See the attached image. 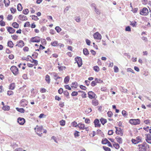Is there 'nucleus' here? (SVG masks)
Here are the masks:
<instances>
[{
	"instance_id": "obj_20",
	"label": "nucleus",
	"mask_w": 151,
	"mask_h": 151,
	"mask_svg": "<svg viewBox=\"0 0 151 151\" xmlns=\"http://www.w3.org/2000/svg\"><path fill=\"white\" fill-rule=\"evenodd\" d=\"M100 121L101 123L103 125H104L107 122V120L103 117H101L100 118Z\"/></svg>"
},
{
	"instance_id": "obj_53",
	"label": "nucleus",
	"mask_w": 151,
	"mask_h": 151,
	"mask_svg": "<svg viewBox=\"0 0 151 151\" xmlns=\"http://www.w3.org/2000/svg\"><path fill=\"white\" fill-rule=\"evenodd\" d=\"M131 141L132 143L134 144H136L139 143V142L137 141L136 139H132Z\"/></svg>"
},
{
	"instance_id": "obj_6",
	"label": "nucleus",
	"mask_w": 151,
	"mask_h": 151,
	"mask_svg": "<svg viewBox=\"0 0 151 151\" xmlns=\"http://www.w3.org/2000/svg\"><path fill=\"white\" fill-rule=\"evenodd\" d=\"M17 122L20 125H22L24 124L26 121L24 118L19 117L17 119Z\"/></svg>"
},
{
	"instance_id": "obj_56",
	"label": "nucleus",
	"mask_w": 151,
	"mask_h": 151,
	"mask_svg": "<svg viewBox=\"0 0 151 151\" xmlns=\"http://www.w3.org/2000/svg\"><path fill=\"white\" fill-rule=\"evenodd\" d=\"M41 43L43 45H45L46 44V41L44 39H41Z\"/></svg>"
},
{
	"instance_id": "obj_1",
	"label": "nucleus",
	"mask_w": 151,
	"mask_h": 151,
	"mask_svg": "<svg viewBox=\"0 0 151 151\" xmlns=\"http://www.w3.org/2000/svg\"><path fill=\"white\" fill-rule=\"evenodd\" d=\"M129 123L133 125H137L140 124V120L139 119H131L129 120Z\"/></svg>"
},
{
	"instance_id": "obj_49",
	"label": "nucleus",
	"mask_w": 151,
	"mask_h": 151,
	"mask_svg": "<svg viewBox=\"0 0 151 151\" xmlns=\"http://www.w3.org/2000/svg\"><path fill=\"white\" fill-rule=\"evenodd\" d=\"M43 127L42 126H41L38 128H37V132H41L42 130L43 129Z\"/></svg>"
},
{
	"instance_id": "obj_59",
	"label": "nucleus",
	"mask_w": 151,
	"mask_h": 151,
	"mask_svg": "<svg viewBox=\"0 0 151 151\" xmlns=\"http://www.w3.org/2000/svg\"><path fill=\"white\" fill-rule=\"evenodd\" d=\"M125 30L126 31L130 32L131 31V28L129 26H127L126 27Z\"/></svg>"
},
{
	"instance_id": "obj_25",
	"label": "nucleus",
	"mask_w": 151,
	"mask_h": 151,
	"mask_svg": "<svg viewBox=\"0 0 151 151\" xmlns=\"http://www.w3.org/2000/svg\"><path fill=\"white\" fill-rule=\"evenodd\" d=\"M15 87V84L14 83H12L9 85V89L10 90H13L14 89Z\"/></svg>"
},
{
	"instance_id": "obj_60",
	"label": "nucleus",
	"mask_w": 151,
	"mask_h": 151,
	"mask_svg": "<svg viewBox=\"0 0 151 151\" xmlns=\"http://www.w3.org/2000/svg\"><path fill=\"white\" fill-rule=\"evenodd\" d=\"M85 122L87 124H89L91 122V121L89 118H86L85 119Z\"/></svg>"
},
{
	"instance_id": "obj_50",
	"label": "nucleus",
	"mask_w": 151,
	"mask_h": 151,
	"mask_svg": "<svg viewBox=\"0 0 151 151\" xmlns=\"http://www.w3.org/2000/svg\"><path fill=\"white\" fill-rule=\"evenodd\" d=\"M108 116L109 117H111L113 115V114L111 111H108L107 113Z\"/></svg>"
},
{
	"instance_id": "obj_47",
	"label": "nucleus",
	"mask_w": 151,
	"mask_h": 151,
	"mask_svg": "<svg viewBox=\"0 0 151 151\" xmlns=\"http://www.w3.org/2000/svg\"><path fill=\"white\" fill-rule=\"evenodd\" d=\"M122 115L124 117H126L128 115L127 112L124 110H123L122 111Z\"/></svg>"
},
{
	"instance_id": "obj_45",
	"label": "nucleus",
	"mask_w": 151,
	"mask_h": 151,
	"mask_svg": "<svg viewBox=\"0 0 151 151\" xmlns=\"http://www.w3.org/2000/svg\"><path fill=\"white\" fill-rule=\"evenodd\" d=\"M59 122L60 123V124L61 126H64L65 125V121L63 119L60 120Z\"/></svg>"
},
{
	"instance_id": "obj_38",
	"label": "nucleus",
	"mask_w": 151,
	"mask_h": 151,
	"mask_svg": "<svg viewBox=\"0 0 151 151\" xmlns=\"http://www.w3.org/2000/svg\"><path fill=\"white\" fill-rule=\"evenodd\" d=\"M113 146L116 149H118L119 148V145L117 143L114 142V143L113 145Z\"/></svg>"
},
{
	"instance_id": "obj_63",
	"label": "nucleus",
	"mask_w": 151,
	"mask_h": 151,
	"mask_svg": "<svg viewBox=\"0 0 151 151\" xmlns=\"http://www.w3.org/2000/svg\"><path fill=\"white\" fill-rule=\"evenodd\" d=\"M7 19L8 20H11L13 19V16L12 15H9L7 17Z\"/></svg>"
},
{
	"instance_id": "obj_28",
	"label": "nucleus",
	"mask_w": 151,
	"mask_h": 151,
	"mask_svg": "<svg viewBox=\"0 0 151 151\" xmlns=\"http://www.w3.org/2000/svg\"><path fill=\"white\" fill-rule=\"evenodd\" d=\"M4 3L5 4V6L6 7H8L10 4V1L9 0H4Z\"/></svg>"
},
{
	"instance_id": "obj_61",
	"label": "nucleus",
	"mask_w": 151,
	"mask_h": 151,
	"mask_svg": "<svg viewBox=\"0 0 151 151\" xmlns=\"http://www.w3.org/2000/svg\"><path fill=\"white\" fill-rule=\"evenodd\" d=\"M106 139H107L106 138H104L102 139V141H101V143L102 144H103V145L106 144L105 143L107 142L106 141Z\"/></svg>"
},
{
	"instance_id": "obj_44",
	"label": "nucleus",
	"mask_w": 151,
	"mask_h": 151,
	"mask_svg": "<svg viewBox=\"0 0 151 151\" xmlns=\"http://www.w3.org/2000/svg\"><path fill=\"white\" fill-rule=\"evenodd\" d=\"M103 148L105 151H111V150L110 148H109V147H107L106 146H103Z\"/></svg>"
},
{
	"instance_id": "obj_35",
	"label": "nucleus",
	"mask_w": 151,
	"mask_h": 151,
	"mask_svg": "<svg viewBox=\"0 0 151 151\" xmlns=\"http://www.w3.org/2000/svg\"><path fill=\"white\" fill-rule=\"evenodd\" d=\"M93 68V70L96 72H98L99 71V68L97 65L94 66Z\"/></svg>"
},
{
	"instance_id": "obj_55",
	"label": "nucleus",
	"mask_w": 151,
	"mask_h": 151,
	"mask_svg": "<svg viewBox=\"0 0 151 151\" xmlns=\"http://www.w3.org/2000/svg\"><path fill=\"white\" fill-rule=\"evenodd\" d=\"M106 141L107 142H106L105 143L107 144L108 145L109 147H113V146H112V145L111 144V143L107 139H106Z\"/></svg>"
},
{
	"instance_id": "obj_23",
	"label": "nucleus",
	"mask_w": 151,
	"mask_h": 151,
	"mask_svg": "<svg viewBox=\"0 0 151 151\" xmlns=\"http://www.w3.org/2000/svg\"><path fill=\"white\" fill-rule=\"evenodd\" d=\"M83 125V126L81 127V126H80L79 127V128L80 129H85L86 131H88L89 130L88 127H85V125L84 124H82V125Z\"/></svg>"
},
{
	"instance_id": "obj_42",
	"label": "nucleus",
	"mask_w": 151,
	"mask_h": 151,
	"mask_svg": "<svg viewBox=\"0 0 151 151\" xmlns=\"http://www.w3.org/2000/svg\"><path fill=\"white\" fill-rule=\"evenodd\" d=\"M123 129H122L120 127L119 128V129H118V132L120 133V136H123Z\"/></svg>"
},
{
	"instance_id": "obj_10",
	"label": "nucleus",
	"mask_w": 151,
	"mask_h": 151,
	"mask_svg": "<svg viewBox=\"0 0 151 151\" xmlns=\"http://www.w3.org/2000/svg\"><path fill=\"white\" fill-rule=\"evenodd\" d=\"M24 45V42L22 40H20L18 41H17V44L16 45V46H17L19 47L22 48Z\"/></svg>"
},
{
	"instance_id": "obj_14",
	"label": "nucleus",
	"mask_w": 151,
	"mask_h": 151,
	"mask_svg": "<svg viewBox=\"0 0 151 151\" xmlns=\"http://www.w3.org/2000/svg\"><path fill=\"white\" fill-rule=\"evenodd\" d=\"M73 127H78L79 128V127L81 125H82V123H79L78 124H77V123L76 122L74 121L71 123Z\"/></svg>"
},
{
	"instance_id": "obj_3",
	"label": "nucleus",
	"mask_w": 151,
	"mask_h": 151,
	"mask_svg": "<svg viewBox=\"0 0 151 151\" xmlns=\"http://www.w3.org/2000/svg\"><path fill=\"white\" fill-rule=\"evenodd\" d=\"M10 70L15 76L19 74L18 69L16 66L14 65L12 66L10 68Z\"/></svg>"
},
{
	"instance_id": "obj_58",
	"label": "nucleus",
	"mask_w": 151,
	"mask_h": 151,
	"mask_svg": "<svg viewBox=\"0 0 151 151\" xmlns=\"http://www.w3.org/2000/svg\"><path fill=\"white\" fill-rule=\"evenodd\" d=\"M114 133V131L113 130L111 129L109 130L108 131V135H112Z\"/></svg>"
},
{
	"instance_id": "obj_21",
	"label": "nucleus",
	"mask_w": 151,
	"mask_h": 151,
	"mask_svg": "<svg viewBox=\"0 0 151 151\" xmlns=\"http://www.w3.org/2000/svg\"><path fill=\"white\" fill-rule=\"evenodd\" d=\"M83 54L86 56H87L89 53L88 49L86 48H85L83 50Z\"/></svg>"
},
{
	"instance_id": "obj_43",
	"label": "nucleus",
	"mask_w": 151,
	"mask_h": 151,
	"mask_svg": "<svg viewBox=\"0 0 151 151\" xmlns=\"http://www.w3.org/2000/svg\"><path fill=\"white\" fill-rule=\"evenodd\" d=\"M92 111V109L91 108H88L85 111V113L86 114H88Z\"/></svg>"
},
{
	"instance_id": "obj_34",
	"label": "nucleus",
	"mask_w": 151,
	"mask_h": 151,
	"mask_svg": "<svg viewBox=\"0 0 151 151\" xmlns=\"http://www.w3.org/2000/svg\"><path fill=\"white\" fill-rule=\"evenodd\" d=\"M2 109L4 111H9L10 109V107L8 106H4L2 107Z\"/></svg>"
},
{
	"instance_id": "obj_16",
	"label": "nucleus",
	"mask_w": 151,
	"mask_h": 151,
	"mask_svg": "<svg viewBox=\"0 0 151 151\" xmlns=\"http://www.w3.org/2000/svg\"><path fill=\"white\" fill-rule=\"evenodd\" d=\"M97 78H95V81H93L91 83V85L92 87H94L96 85V84L98 83Z\"/></svg>"
},
{
	"instance_id": "obj_5",
	"label": "nucleus",
	"mask_w": 151,
	"mask_h": 151,
	"mask_svg": "<svg viewBox=\"0 0 151 151\" xmlns=\"http://www.w3.org/2000/svg\"><path fill=\"white\" fill-rule=\"evenodd\" d=\"M88 98L91 99H96L97 96L92 91H89L88 93Z\"/></svg>"
},
{
	"instance_id": "obj_64",
	"label": "nucleus",
	"mask_w": 151,
	"mask_h": 151,
	"mask_svg": "<svg viewBox=\"0 0 151 151\" xmlns=\"http://www.w3.org/2000/svg\"><path fill=\"white\" fill-rule=\"evenodd\" d=\"M80 88L82 90H86V89L87 88L85 86L81 85L79 86Z\"/></svg>"
},
{
	"instance_id": "obj_19",
	"label": "nucleus",
	"mask_w": 151,
	"mask_h": 151,
	"mask_svg": "<svg viewBox=\"0 0 151 151\" xmlns=\"http://www.w3.org/2000/svg\"><path fill=\"white\" fill-rule=\"evenodd\" d=\"M14 44L12 41L9 40L7 42V46L10 48H12L13 47Z\"/></svg>"
},
{
	"instance_id": "obj_41",
	"label": "nucleus",
	"mask_w": 151,
	"mask_h": 151,
	"mask_svg": "<svg viewBox=\"0 0 151 151\" xmlns=\"http://www.w3.org/2000/svg\"><path fill=\"white\" fill-rule=\"evenodd\" d=\"M79 132L75 130L74 133V135L75 137H78L80 136Z\"/></svg>"
},
{
	"instance_id": "obj_46",
	"label": "nucleus",
	"mask_w": 151,
	"mask_h": 151,
	"mask_svg": "<svg viewBox=\"0 0 151 151\" xmlns=\"http://www.w3.org/2000/svg\"><path fill=\"white\" fill-rule=\"evenodd\" d=\"M30 17H32V20H34L35 21H37L38 19H39L35 15H32Z\"/></svg>"
},
{
	"instance_id": "obj_48",
	"label": "nucleus",
	"mask_w": 151,
	"mask_h": 151,
	"mask_svg": "<svg viewBox=\"0 0 151 151\" xmlns=\"http://www.w3.org/2000/svg\"><path fill=\"white\" fill-rule=\"evenodd\" d=\"M10 10L11 11V13L12 14L15 13L17 11L16 8H14L13 7L10 8Z\"/></svg>"
},
{
	"instance_id": "obj_2",
	"label": "nucleus",
	"mask_w": 151,
	"mask_h": 151,
	"mask_svg": "<svg viewBox=\"0 0 151 151\" xmlns=\"http://www.w3.org/2000/svg\"><path fill=\"white\" fill-rule=\"evenodd\" d=\"M75 60L78 64V67H81L83 63L82 59L80 57L77 56L75 58Z\"/></svg>"
},
{
	"instance_id": "obj_24",
	"label": "nucleus",
	"mask_w": 151,
	"mask_h": 151,
	"mask_svg": "<svg viewBox=\"0 0 151 151\" xmlns=\"http://www.w3.org/2000/svg\"><path fill=\"white\" fill-rule=\"evenodd\" d=\"M16 109L18 111L21 113H24L25 112V110L23 108L16 107Z\"/></svg>"
},
{
	"instance_id": "obj_57",
	"label": "nucleus",
	"mask_w": 151,
	"mask_h": 151,
	"mask_svg": "<svg viewBox=\"0 0 151 151\" xmlns=\"http://www.w3.org/2000/svg\"><path fill=\"white\" fill-rule=\"evenodd\" d=\"M58 69L60 71L62 70L63 68H64V69L66 68V67L65 66H58Z\"/></svg>"
},
{
	"instance_id": "obj_13",
	"label": "nucleus",
	"mask_w": 151,
	"mask_h": 151,
	"mask_svg": "<svg viewBox=\"0 0 151 151\" xmlns=\"http://www.w3.org/2000/svg\"><path fill=\"white\" fill-rule=\"evenodd\" d=\"M20 103L23 107H24L27 105L28 102L26 100L22 99L20 101Z\"/></svg>"
},
{
	"instance_id": "obj_39",
	"label": "nucleus",
	"mask_w": 151,
	"mask_h": 151,
	"mask_svg": "<svg viewBox=\"0 0 151 151\" xmlns=\"http://www.w3.org/2000/svg\"><path fill=\"white\" fill-rule=\"evenodd\" d=\"M136 139L137 141L139 142V143L142 142V138L141 137L138 136L136 137Z\"/></svg>"
},
{
	"instance_id": "obj_30",
	"label": "nucleus",
	"mask_w": 151,
	"mask_h": 151,
	"mask_svg": "<svg viewBox=\"0 0 151 151\" xmlns=\"http://www.w3.org/2000/svg\"><path fill=\"white\" fill-rule=\"evenodd\" d=\"M78 86V83L76 82L72 83V84L70 85L71 87L72 88L74 87L75 88H76Z\"/></svg>"
},
{
	"instance_id": "obj_17",
	"label": "nucleus",
	"mask_w": 151,
	"mask_h": 151,
	"mask_svg": "<svg viewBox=\"0 0 151 151\" xmlns=\"http://www.w3.org/2000/svg\"><path fill=\"white\" fill-rule=\"evenodd\" d=\"M94 99L92 100V103L93 105L94 106H96L99 104V101L98 100L96 99Z\"/></svg>"
},
{
	"instance_id": "obj_29",
	"label": "nucleus",
	"mask_w": 151,
	"mask_h": 151,
	"mask_svg": "<svg viewBox=\"0 0 151 151\" xmlns=\"http://www.w3.org/2000/svg\"><path fill=\"white\" fill-rule=\"evenodd\" d=\"M38 55V53L36 52H34L33 54L32 55L31 57L34 59H36L37 58Z\"/></svg>"
},
{
	"instance_id": "obj_4",
	"label": "nucleus",
	"mask_w": 151,
	"mask_h": 151,
	"mask_svg": "<svg viewBox=\"0 0 151 151\" xmlns=\"http://www.w3.org/2000/svg\"><path fill=\"white\" fill-rule=\"evenodd\" d=\"M149 13L148 10L146 7H144L142 9L140 10L139 14L140 15L146 16Z\"/></svg>"
},
{
	"instance_id": "obj_8",
	"label": "nucleus",
	"mask_w": 151,
	"mask_h": 151,
	"mask_svg": "<svg viewBox=\"0 0 151 151\" xmlns=\"http://www.w3.org/2000/svg\"><path fill=\"white\" fill-rule=\"evenodd\" d=\"M95 127H100L101 126V124L100 123L98 119L96 118L93 122Z\"/></svg>"
},
{
	"instance_id": "obj_26",
	"label": "nucleus",
	"mask_w": 151,
	"mask_h": 151,
	"mask_svg": "<svg viewBox=\"0 0 151 151\" xmlns=\"http://www.w3.org/2000/svg\"><path fill=\"white\" fill-rule=\"evenodd\" d=\"M58 93L60 94H61L63 92V93L65 95H66V91H63V89L62 88H60L58 90Z\"/></svg>"
},
{
	"instance_id": "obj_54",
	"label": "nucleus",
	"mask_w": 151,
	"mask_h": 151,
	"mask_svg": "<svg viewBox=\"0 0 151 151\" xmlns=\"http://www.w3.org/2000/svg\"><path fill=\"white\" fill-rule=\"evenodd\" d=\"M114 71L115 73H117L119 71V68L117 66L114 65Z\"/></svg>"
},
{
	"instance_id": "obj_22",
	"label": "nucleus",
	"mask_w": 151,
	"mask_h": 151,
	"mask_svg": "<svg viewBox=\"0 0 151 151\" xmlns=\"http://www.w3.org/2000/svg\"><path fill=\"white\" fill-rule=\"evenodd\" d=\"M31 58L32 59V60H29V61H30L31 63H34V65H37L38 64V61L36 60L33 59V58L32 57V58Z\"/></svg>"
},
{
	"instance_id": "obj_31",
	"label": "nucleus",
	"mask_w": 151,
	"mask_h": 151,
	"mask_svg": "<svg viewBox=\"0 0 151 151\" xmlns=\"http://www.w3.org/2000/svg\"><path fill=\"white\" fill-rule=\"evenodd\" d=\"M51 45L54 47H55L59 45V44L58 43V42L56 41L52 42L51 43Z\"/></svg>"
},
{
	"instance_id": "obj_37",
	"label": "nucleus",
	"mask_w": 151,
	"mask_h": 151,
	"mask_svg": "<svg viewBox=\"0 0 151 151\" xmlns=\"http://www.w3.org/2000/svg\"><path fill=\"white\" fill-rule=\"evenodd\" d=\"M29 57H30V58H32V57L31 56L29 55H28L27 56V58L24 57H22V60H26L27 61H28L29 60Z\"/></svg>"
},
{
	"instance_id": "obj_36",
	"label": "nucleus",
	"mask_w": 151,
	"mask_h": 151,
	"mask_svg": "<svg viewBox=\"0 0 151 151\" xmlns=\"http://www.w3.org/2000/svg\"><path fill=\"white\" fill-rule=\"evenodd\" d=\"M137 22L135 21H134V22H131L130 21V25L132 26L133 27H136L137 25Z\"/></svg>"
},
{
	"instance_id": "obj_11",
	"label": "nucleus",
	"mask_w": 151,
	"mask_h": 151,
	"mask_svg": "<svg viewBox=\"0 0 151 151\" xmlns=\"http://www.w3.org/2000/svg\"><path fill=\"white\" fill-rule=\"evenodd\" d=\"M145 140L146 142L149 143L151 141V134H145Z\"/></svg>"
},
{
	"instance_id": "obj_51",
	"label": "nucleus",
	"mask_w": 151,
	"mask_h": 151,
	"mask_svg": "<svg viewBox=\"0 0 151 151\" xmlns=\"http://www.w3.org/2000/svg\"><path fill=\"white\" fill-rule=\"evenodd\" d=\"M78 92L73 91L72 93L71 94V95L72 96H77L78 95Z\"/></svg>"
},
{
	"instance_id": "obj_52",
	"label": "nucleus",
	"mask_w": 151,
	"mask_h": 151,
	"mask_svg": "<svg viewBox=\"0 0 151 151\" xmlns=\"http://www.w3.org/2000/svg\"><path fill=\"white\" fill-rule=\"evenodd\" d=\"M55 29L58 33L61 30V28L59 26L56 27Z\"/></svg>"
},
{
	"instance_id": "obj_27",
	"label": "nucleus",
	"mask_w": 151,
	"mask_h": 151,
	"mask_svg": "<svg viewBox=\"0 0 151 151\" xmlns=\"http://www.w3.org/2000/svg\"><path fill=\"white\" fill-rule=\"evenodd\" d=\"M12 27L15 28H18L19 27V24L16 22H14L12 24Z\"/></svg>"
},
{
	"instance_id": "obj_12",
	"label": "nucleus",
	"mask_w": 151,
	"mask_h": 151,
	"mask_svg": "<svg viewBox=\"0 0 151 151\" xmlns=\"http://www.w3.org/2000/svg\"><path fill=\"white\" fill-rule=\"evenodd\" d=\"M6 28L7 29V31L10 34H13L15 32V29L13 28H12V27H6Z\"/></svg>"
},
{
	"instance_id": "obj_40",
	"label": "nucleus",
	"mask_w": 151,
	"mask_h": 151,
	"mask_svg": "<svg viewBox=\"0 0 151 151\" xmlns=\"http://www.w3.org/2000/svg\"><path fill=\"white\" fill-rule=\"evenodd\" d=\"M29 12V9H26L23 10L22 13L25 15H27L28 14Z\"/></svg>"
},
{
	"instance_id": "obj_7",
	"label": "nucleus",
	"mask_w": 151,
	"mask_h": 151,
	"mask_svg": "<svg viewBox=\"0 0 151 151\" xmlns=\"http://www.w3.org/2000/svg\"><path fill=\"white\" fill-rule=\"evenodd\" d=\"M93 37L95 39L97 40H101L102 38L101 35L98 32H96L94 34Z\"/></svg>"
},
{
	"instance_id": "obj_9",
	"label": "nucleus",
	"mask_w": 151,
	"mask_h": 151,
	"mask_svg": "<svg viewBox=\"0 0 151 151\" xmlns=\"http://www.w3.org/2000/svg\"><path fill=\"white\" fill-rule=\"evenodd\" d=\"M36 38H40V37L38 36H36L32 37L30 39L31 42H33L38 43L40 42V39L37 40Z\"/></svg>"
},
{
	"instance_id": "obj_18",
	"label": "nucleus",
	"mask_w": 151,
	"mask_h": 151,
	"mask_svg": "<svg viewBox=\"0 0 151 151\" xmlns=\"http://www.w3.org/2000/svg\"><path fill=\"white\" fill-rule=\"evenodd\" d=\"M115 139H116L117 142L119 144H122V139L121 137L117 136L115 137Z\"/></svg>"
},
{
	"instance_id": "obj_15",
	"label": "nucleus",
	"mask_w": 151,
	"mask_h": 151,
	"mask_svg": "<svg viewBox=\"0 0 151 151\" xmlns=\"http://www.w3.org/2000/svg\"><path fill=\"white\" fill-rule=\"evenodd\" d=\"M138 146L139 147V151H146L147 147H142V145H140V144H139L138 145Z\"/></svg>"
},
{
	"instance_id": "obj_32",
	"label": "nucleus",
	"mask_w": 151,
	"mask_h": 151,
	"mask_svg": "<svg viewBox=\"0 0 151 151\" xmlns=\"http://www.w3.org/2000/svg\"><path fill=\"white\" fill-rule=\"evenodd\" d=\"M22 7L21 4L19 3L17 5V9L19 11H21L22 10Z\"/></svg>"
},
{
	"instance_id": "obj_33",
	"label": "nucleus",
	"mask_w": 151,
	"mask_h": 151,
	"mask_svg": "<svg viewBox=\"0 0 151 151\" xmlns=\"http://www.w3.org/2000/svg\"><path fill=\"white\" fill-rule=\"evenodd\" d=\"M45 80L48 83H49L50 82V76L48 74L46 75L45 76Z\"/></svg>"
},
{
	"instance_id": "obj_62",
	"label": "nucleus",
	"mask_w": 151,
	"mask_h": 151,
	"mask_svg": "<svg viewBox=\"0 0 151 151\" xmlns=\"http://www.w3.org/2000/svg\"><path fill=\"white\" fill-rule=\"evenodd\" d=\"M5 22L3 21V20H1L0 21V25L2 26L3 27L5 26Z\"/></svg>"
}]
</instances>
